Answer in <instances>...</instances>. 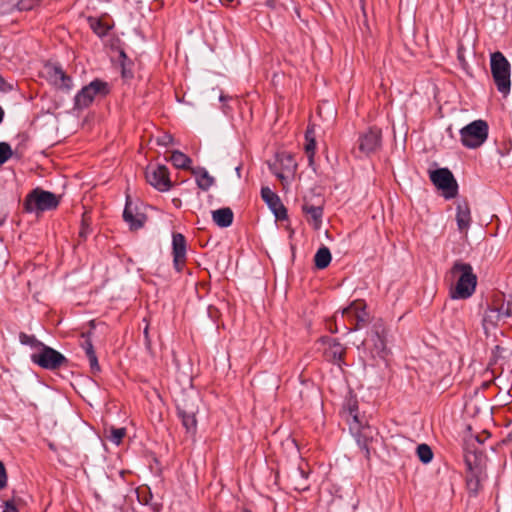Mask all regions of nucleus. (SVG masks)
<instances>
[{
  "label": "nucleus",
  "instance_id": "obj_1",
  "mask_svg": "<svg viewBox=\"0 0 512 512\" xmlns=\"http://www.w3.org/2000/svg\"><path fill=\"white\" fill-rule=\"evenodd\" d=\"M342 414L349 425L350 432L354 435L357 444L363 450L364 456L369 459L371 451L374 450L372 444L374 442V436L377 434L375 429L369 425L363 424V418L359 413L357 400L354 398L346 400Z\"/></svg>",
  "mask_w": 512,
  "mask_h": 512
},
{
  "label": "nucleus",
  "instance_id": "obj_2",
  "mask_svg": "<svg viewBox=\"0 0 512 512\" xmlns=\"http://www.w3.org/2000/svg\"><path fill=\"white\" fill-rule=\"evenodd\" d=\"M451 278L455 282L451 290L452 298L466 299L469 298L476 288L477 278L473 273L470 264L456 262L451 268Z\"/></svg>",
  "mask_w": 512,
  "mask_h": 512
},
{
  "label": "nucleus",
  "instance_id": "obj_3",
  "mask_svg": "<svg viewBox=\"0 0 512 512\" xmlns=\"http://www.w3.org/2000/svg\"><path fill=\"white\" fill-rule=\"evenodd\" d=\"M59 205L57 196L49 191L35 188L25 198L23 206L28 213L53 210Z\"/></svg>",
  "mask_w": 512,
  "mask_h": 512
},
{
  "label": "nucleus",
  "instance_id": "obj_4",
  "mask_svg": "<svg viewBox=\"0 0 512 512\" xmlns=\"http://www.w3.org/2000/svg\"><path fill=\"white\" fill-rule=\"evenodd\" d=\"M491 72L498 91L504 95L510 92V63L501 52H494L490 59Z\"/></svg>",
  "mask_w": 512,
  "mask_h": 512
},
{
  "label": "nucleus",
  "instance_id": "obj_5",
  "mask_svg": "<svg viewBox=\"0 0 512 512\" xmlns=\"http://www.w3.org/2000/svg\"><path fill=\"white\" fill-rule=\"evenodd\" d=\"M109 93L107 82L95 79L84 86L75 96L74 106L76 109L87 108L95 98L104 97Z\"/></svg>",
  "mask_w": 512,
  "mask_h": 512
},
{
  "label": "nucleus",
  "instance_id": "obj_6",
  "mask_svg": "<svg viewBox=\"0 0 512 512\" xmlns=\"http://www.w3.org/2000/svg\"><path fill=\"white\" fill-rule=\"evenodd\" d=\"M462 144L471 149L481 146L488 137V125L483 120H476L460 130Z\"/></svg>",
  "mask_w": 512,
  "mask_h": 512
},
{
  "label": "nucleus",
  "instance_id": "obj_7",
  "mask_svg": "<svg viewBox=\"0 0 512 512\" xmlns=\"http://www.w3.org/2000/svg\"><path fill=\"white\" fill-rule=\"evenodd\" d=\"M342 317H347L350 323V327H346L348 332L356 331L365 327L369 320L370 315L366 310V303L364 300H355L351 304L344 308L341 312Z\"/></svg>",
  "mask_w": 512,
  "mask_h": 512
},
{
  "label": "nucleus",
  "instance_id": "obj_8",
  "mask_svg": "<svg viewBox=\"0 0 512 512\" xmlns=\"http://www.w3.org/2000/svg\"><path fill=\"white\" fill-rule=\"evenodd\" d=\"M31 360L40 367L49 370H55L67 361L64 355L46 345H43L38 352L33 353Z\"/></svg>",
  "mask_w": 512,
  "mask_h": 512
},
{
  "label": "nucleus",
  "instance_id": "obj_9",
  "mask_svg": "<svg viewBox=\"0 0 512 512\" xmlns=\"http://www.w3.org/2000/svg\"><path fill=\"white\" fill-rule=\"evenodd\" d=\"M270 171L285 184L289 176L293 175L297 168V163L290 153H279L273 163L269 164Z\"/></svg>",
  "mask_w": 512,
  "mask_h": 512
},
{
  "label": "nucleus",
  "instance_id": "obj_10",
  "mask_svg": "<svg viewBox=\"0 0 512 512\" xmlns=\"http://www.w3.org/2000/svg\"><path fill=\"white\" fill-rule=\"evenodd\" d=\"M430 179L438 189L442 190L446 199L454 198L457 195V182L448 169L442 168L432 171Z\"/></svg>",
  "mask_w": 512,
  "mask_h": 512
},
{
  "label": "nucleus",
  "instance_id": "obj_11",
  "mask_svg": "<svg viewBox=\"0 0 512 512\" xmlns=\"http://www.w3.org/2000/svg\"><path fill=\"white\" fill-rule=\"evenodd\" d=\"M145 177L147 182L160 192H166L172 187L169 171L164 165L148 166Z\"/></svg>",
  "mask_w": 512,
  "mask_h": 512
},
{
  "label": "nucleus",
  "instance_id": "obj_12",
  "mask_svg": "<svg viewBox=\"0 0 512 512\" xmlns=\"http://www.w3.org/2000/svg\"><path fill=\"white\" fill-rule=\"evenodd\" d=\"M195 401L184 400L182 403L177 405L178 416L182 421L183 427L186 432L194 435L197 430L196 414L198 413V405Z\"/></svg>",
  "mask_w": 512,
  "mask_h": 512
},
{
  "label": "nucleus",
  "instance_id": "obj_13",
  "mask_svg": "<svg viewBox=\"0 0 512 512\" xmlns=\"http://www.w3.org/2000/svg\"><path fill=\"white\" fill-rule=\"evenodd\" d=\"M381 146V130L371 128L362 134L358 140V151L360 156H368L376 152Z\"/></svg>",
  "mask_w": 512,
  "mask_h": 512
},
{
  "label": "nucleus",
  "instance_id": "obj_14",
  "mask_svg": "<svg viewBox=\"0 0 512 512\" xmlns=\"http://www.w3.org/2000/svg\"><path fill=\"white\" fill-rule=\"evenodd\" d=\"M173 264L177 272H181L186 262V240L180 233L172 237Z\"/></svg>",
  "mask_w": 512,
  "mask_h": 512
},
{
  "label": "nucleus",
  "instance_id": "obj_15",
  "mask_svg": "<svg viewBox=\"0 0 512 512\" xmlns=\"http://www.w3.org/2000/svg\"><path fill=\"white\" fill-rule=\"evenodd\" d=\"M261 197L272 210L277 219H286L287 210L275 192H273L269 187H263L261 189Z\"/></svg>",
  "mask_w": 512,
  "mask_h": 512
},
{
  "label": "nucleus",
  "instance_id": "obj_16",
  "mask_svg": "<svg viewBox=\"0 0 512 512\" xmlns=\"http://www.w3.org/2000/svg\"><path fill=\"white\" fill-rule=\"evenodd\" d=\"M324 357L327 361L341 367L345 354V347L334 338L324 340Z\"/></svg>",
  "mask_w": 512,
  "mask_h": 512
},
{
  "label": "nucleus",
  "instance_id": "obj_17",
  "mask_svg": "<svg viewBox=\"0 0 512 512\" xmlns=\"http://www.w3.org/2000/svg\"><path fill=\"white\" fill-rule=\"evenodd\" d=\"M45 74L48 80L56 87L67 90L71 89L72 79L65 74L60 66L46 65Z\"/></svg>",
  "mask_w": 512,
  "mask_h": 512
},
{
  "label": "nucleus",
  "instance_id": "obj_18",
  "mask_svg": "<svg viewBox=\"0 0 512 512\" xmlns=\"http://www.w3.org/2000/svg\"><path fill=\"white\" fill-rule=\"evenodd\" d=\"M123 219L129 224L131 229H139L144 225L146 217L143 213L137 211L136 207H133L129 198H127L125 209L123 211Z\"/></svg>",
  "mask_w": 512,
  "mask_h": 512
},
{
  "label": "nucleus",
  "instance_id": "obj_19",
  "mask_svg": "<svg viewBox=\"0 0 512 512\" xmlns=\"http://www.w3.org/2000/svg\"><path fill=\"white\" fill-rule=\"evenodd\" d=\"M456 222L459 232L467 235L471 224V213L469 205L465 201L458 202L457 204Z\"/></svg>",
  "mask_w": 512,
  "mask_h": 512
},
{
  "label": "nucleus",
  "instance_id": "obj_20",
  "mask_svg": "<svg viewBox=\"0 0 512 512\" xmlns=\"http://www.w3.org/2000/svg\"><path fill=\"white\" fill-rule=\"evenodd\" d=\"M302 211L306 215L308 223L318 230L322 224L323 207L305 202L302 206Z\"/></svg>",
  "mask_w": 512,
  "mask_h": 512
},
{
  "label": "nucleus",
  "instance_id": "obj_21",
  "mask_svg": "<svg viewBox=\"0 0 512 512\" xmlns=\"http://www.w3.org/2000/svg\"><path fill=\"white\" fill-rule=\"evenodd\" d=\"M288 485L296 491H306L309 488L308 474L301 467L295 469L288 477Z\"/></svg>",
  "mask_w": 512,
  "mask_h": 512
},
{
  "label": "nucleus",
  "instance_id": "obj_22",
  "mask_svg": "<svg viewBox=\"0 0 512 512\" xmlns=\"http://www.w3.org/2000/svg\"><path fill=\"white\" fill-rule=\"evenodd\" d=\"M211 215L214 223L221 228L229 227L234 218L233 211L229 207L213 210Z\"/></svg>",
  "mask_w": 512,
  "mask_h": 512
},
{
  "label": "nucleus",
  "instance_id": "obj_23",
  "mask_svg": "<svg viewBox=\"0 0 512 512\" xmlns=\"http://www.w3.org/2000/svg\"><path fill=\"white\" fill-rule=\"evenodd\" d=\"M192 174L196 177L197 185L203 191H207L213 186L215 179L203 167L191 169Z\"/></svg>",
  "mask_w": 512,
  "mask_h": 512
},
{
  "label": "nucleus",
  "instance_id": "obj_24",
  "mask_svg": "<svg viewBox=\"0 0 512 512\" xmlns=\"http://www.w3.org/2000/svg\"><path fill=\"white\" fill-rule=\"evenodd\" d=\"M87 22L90 28L93 30V32L97 34L99 37H104L105 35H107V33L113 27L112 23L104 21L103 18H95L90 16L87 18Z\"/></svg>",
  "mask_w": 512,
  "mask_h": 512
},
{
  "label": "nucleus",
  "instance_id": "obj_25",
  "mask_svg": "<svg viewBox=\"0 0 512 512\" xmlns=\"http://www.w3.org/2000/svg\"><path fill=\"white\" fill-rule=\"evenodd\" d=\"M305 153L308 157L309 165L311 166L314 162V155L316 149L315 133L313 128L308 127L305 133Z\"/></svg>",
  "mask_w": 512,
  "mask_h": 512
},
{
  "label": "nucleus",
  "instance_id": "obj_26",
  "mask_svg": "<svg viewBox=\"0 0 512 512\" xmlns=\"http://www.w3.org/2000/svg\"><path fill=\"white\" fill-rule=\"evenodd\" d=\"M331 262V253L326 246L320 247L315 256L314 263L318 269H325Z\"/></svg>",
  "mask_w": 512,
  "mask_h": 512
},
{
  "label": "nucleus",
  "instance_id": "obj_27",
  "mask_svg": "<svg viewBox=\"0 0 512 512\" xmlns=\"http://www.w3.org/2000/svg\"><path fill=\"white\" fill-rule=\"evenodd\" d=\"M170 161L176 168L188 169L192 160L182 153L181 151L175 150L170 156Z\"/></svg>",
  "mask_w": 512,
  "mask_h": 512
},
{
  "label": "nucleus",
  "instance_id": "obj_28",
  "mask_svg": "<svg viewBox=\"0 0 512 512\" xmlns=\"http://www.w3.org/2000/svg\"><path fill=\"white\" fill-rule=\"evenodd\" d=\"M493 306L499 311L503 320H506L512 315V305L510 302L505 303L501 296L494 300Z\"/></svg>",
  "mask_w": 512,
  "mask_h": 512
},
{
  "label": "nucleus",
  "instance_id": "obj_29",
  "mask_svg": "<svg viewBox=\"0 0 512 512\" xmlns=\"http://www.w3.org/2000/svg\"><path fill=\"white\" fill-rule=\"evenodd\" d=\"M125 436H126L125 428H115V427L111 426L110 428L106 429L107 439L116 445H119Z\"/></svg>",
  "mask_w": 512,
  "mask_h": 512
},
{
  "label": "nucleus",
  "instance_id": "obj_30",
  "mask_svg": "<svg viewBox=\"0 0 512 512\" xmlns=\"http://www.w3.org/2000/svg\"><path fill=\"white\" fill-rule=\"evenodd\" d=\"M19 341L21 344L30 346L32 349H37L38 351L44 345L34 335H28L24 332L19 334Z\"/></svg>",
  "mask_w": 512,
  "mask_h": 512
},
{
  "label": "nucleus",
  "instance_id": "obj_31",
  "mask_svg": "<svg viewBox=\"0 0 512 512\" xmlns=\"http://www.w3.org/2000/svg\"><path fill=\"white\" fill-rule=\"evenodd\" d=\"M434 453L431 447L425 443L418 444V460L424 464H428L432 461Z\"/></svg>",
  "mask_w": 512,
  "mask_h": 512
},
{
  "label": "nucleus",
  "instance_id": "obj_32",
  "mask_svg": "<svg viewBox=\"0 0 512 512\" xmlns=\"http://www.w3.org/2000/svg\"><path fill=\"white\" fill-rule=\"evenodd\" d=\"M484 321L492 325L497 324L499 321H504L500 316L499 311L492 305L485 313Z\"/></svg>",
  "mask_w": 512,
  "mask_h": 512
},
{
  "label": "nucleus",
  "instance_id": "obj_33",
  "mask_svg": "<svg viewBox=\"0 0 512 512\" xmlns=\"http://www.w3.org/2000/svg\"><path fill=\"white\" fill-rule=\"evenodd\" d=\"M12 155L11 146L6 142H0V166L8 161Z\"/></svg>",
  "mask_w": 512,
  "mask_h": 512
},
{
  "label": "nucleus",
  "instance_id": "obj_34",
  "mask_svg": "<svg viewBox=\"0 0 512 512\" xmlns=\"http://www.w3.org/2000/svg\"><path fill=\"white\" fill-rule=\"evenodd\" d=\"M376 334V340H375V349L379 355L385 352L386 350V342L384 337V329H382V332L380 333L378 330L375 332Z\"/></svg>",
  "mask_w": 512,
  "mask_h": 512
},
{
  "label": "nucleus",
  "instance_id": "obj_35",
  "mask_svg": "<svg viewBox=\"0 0 512 512\" xmlns=\"http://www.w3.org/2000/svg\"><path fill=\"white\" fill-rule=\"evenodd\" d=\"M80 345L83 348V350L85 351L86 356L89 353L94 352V347H93V344L90 339V333L82 334V341H81Z\"/></svg>",
  "mask_w": 512,
  "mask_h": 512
},
{
  "label": "nucleus",
  "instance_id": "obj_36",
  "mask_svg": "<svg viewBox=\"0 0 512 512\" xmlns=\"http://www.w3.org/2000/svg\"><path fill=\"white\" fill-rule=\"evenodd\" d=\"M37 0H20L18 2V9L21 11H28L37 5Z\"/></svg>",
  "mask_w": 512,
  "mask_h": 512
},
{
  "label": "nucleus",
  "instance_id": "obj_37",
  "mask_svg": "<svg viewBox=\"0 0 512 512\" xmlns=\"http://www.w3.org/2000/svg\"><path fill=\"white\" fill-rule=\"evenodd\" d=\"M89 360L90 368L93 373L100 371V366L95 351L87 355Z\"/></svg>",
  "mask_w": 512,
  "mask_h": 512
},
{
  "label": "nucleus",
  "instance_id": "obj_38",
  "mask_svg": "<svg viewBox=\"0 0 512 512\" xmlns=\"http://www.w3.org/2000/svg\"><path fill=\"white\" fill-rule=\"evenodd\" d=\"M7 486V472L2 461H0V490Z\"/></svg>",
  "mask_w": 512,
  "mask_h": 512
},
{
  "label": "nucleus",
  "instance_id": "obj_39",
  "mask_svg": "<svg viewBox=\"0 0 512 512\" xmlns=\"http://www.w3.org/2000/svg\"><path fill=\"white\" fill-rule=\"evenodd\" d=\"M173 141V137L170 134H164L157 138V143L162 146H168Z\"/></svg>",
  "mask_w": 512,
  "mask_h": 512
},
{
  "label": "nucleus",
  "instance_id": "obj_40",
  "mask_svg": "<svg viewBox=\"0 0 512 512\" xmlns=\"http://www.w3.org/2000/svg\"><path fill=\"white\" fill-rule=\"evenodd\" d=\"M3 512H18V509L11 501L5 502V507Z\"/></svg>",
  "mask_w": 512,
  "mask_h": 512
},
{
  "label": "nucleus",
  "instance_id": "obj_41",
  "mask_svg": "<svg viewBox=\"0 0 512 512\" xmlns=\"http://www.w3.org/2000/svg\"><path fill=\"white\" fill-rule=\"evenodd\" d=\"M87 234H88V228L83 225L79 232V236L82 238H86Z\"/></svg>",
  "mask_w": 512,
  "mask_h": 512
},
{
  "label": "nucleus",
  "instance_id": "obj_42",
  "mask_svg": "<svg viewBox=\"0 0 512 512\" xmlns=\"http://www.w3.org/2000/svg\"><path fill=\"white\" fill-rule=\"evenodd\" d=\"M122 75H123V77H130L132 75L131 72L126 69L124 64H123V68H122Z\"/></svg>",
  "mask_w": 512,
  "mask_h": 512
},
{
  "label": "nucleus",
  "instance_id": "obj_43",
  "mask_svg": "<svg viewBox=\"0 0 512 512\" xmlns=\"http://www.w3.org/2000/svg\"><path fill=\"white\" fill-rule=\"evenodd\" d=\"M6 90V82L5 80L0 76V91Z\"/></svg>",
  "mask_w": 512,
  "mask_h": 512
},
{
  "label": "nucleus",
  "instance_id": "obj_44",
  "mask_svg": "<svg viewBox=\"0 0 512 512\" xmlns=\"http://www.w3.org/2000/svg\"><path fill=\"white\" fill-rule=\"evenodd\" d=\"M144 336H145V339L147 342H149V338H148V326H146V328L144 329Z\"/></svg>",
  "mask_w": 512,
  "mask_h": 512
},
{
  "label": "nucleus",
  "instance_id": "obj_45",
  "mask_svg": "<svg viewBox=\"0 0 512 512\" xmlns=\"http://www.w3.org/2000/svg\"><path fill=\"white\" fill-rule=\"evenodd\" d=\"M3 118H4V110L0 106V123L3 121Z\"/></svg>",
  "mask_w": 512,
  "mask_h": 512
},
{
  "label": "nucleus",
  "instance_id": "obj_46",
  "mask_svg": "<svg viewBox=\"0 0 512 512\" xmlns=\"http://www.w3.org/2000/svg\"><path fill=\"white\" fill-rule=\"evenodd\" d=\"M330 331H331L332 333H337V328H335V329L330 328Z\"/></svg>",
  "mask_w": 512,
  "mask_h": 512
},
{
  "label": "nucleus",
  "instance_id": "obj_47",
  "mask_svg": "<svg viewBox=\"0 0 512 512\" xmlns=\"http://www.w3.org/2000/svg\"><path fill=\"white\" fill-rule=\"evenodd\" d=\"M120 55H121V57H122V58H124V59L126 58V55H125V53H124V52H121V54H120Z\"/></svg>",
  "mask_w": 512,
  "mask_h": 512
}]
</instances>
